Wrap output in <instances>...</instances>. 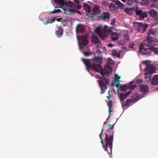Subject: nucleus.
<instances>
[{"label": "nucleus", "instance_id": "43", "mask_svg": "<svg viewBox=\"0 0 158 158\" xmlns=\"http://www.w3.org/2000/svg\"><path fill=\"white\" fill-rule=\"evenodd\" d=\"M118 54L117 52L116 51H114L113 52V54L114 55L116 56L117 54Z\"/></svg>", "mask_w": 158, "mask_h": 158}, {"label": "nucleus", "instance_id": "3", "mask_svg": "<svg viewBox=\"0 0 158 158\" xmlns=\"http://www.w3.org/2000/svg\"><path fill=\"white\" fill-rule=\"evenodd\" d=\"M114 125L109 124V128L106 132V136L104 139L106 143V145L109 146V149L111 151H112L113 146V142L114 139V132L112 130L113 129Z\"/></svg>", "mask_w": 158, "mask_h": 158}, {"label": "nucleus", "instance_id": "26", "mask_svg": "<svg viewBox=\"0 0 158 158\" xmlns=\"http://www.w3.org/2000/svg\"><path fill=\"white\" fill-rule=\"evenodd\" d=\"M113 102L112 101H110L107 103V106L109 108V113L110 115V113L112 112V110H111L112 109V106H113Z\"/></svg>", "mask_w": 158, "mask_h": 158}, {"label": "nucleus", "instance_id": "30", "mask_svg": "<svg viewBox=\"0 0 158 158\" xmlns=\"http://www.w3.org/2000/svg\"><path fill=\"white\" fill-rule=\"evenodd\" d=\"M150 14L152 17H155L157 15V12L154 10H152L150 11Z\"/></svg>", "mask_w": 158, "mask_h": 158}, {"label": "nucleus", "instance_id": "36", "mask_svg": "<svg viewBox=\"0 0 158 158\" xmlns=\"http://www.w3.org/2000/svg\"><path fill=\"white\" fill-rule=\"evenodd\" d=\"M141 1V3L143 5L147 4L148 3V0H140Z\"/></svg>", "mask_w": 158, "mask_h": 158}, {"label": "nucleus", "instance_id": "35", "mask_svg": "<svg viewBox=\"0 0 158 158\" xmlns=\"http://www.w3.org/2000/svg\"><path fill=\"white\" fill-rule=\"evenodd\" d=\"M135 2V0H128L127 4L128 5H131Z\"/></svg>", "mask_w": 158, "mask_h": 158}, {"label": "nucleus", "instance_id": "23", "mask_svg": "<svg viewBox=\"0 0 158 158\" xmlns=\"http://www.w3.org/2000/svg\"><path fill=\"white\" fill-rule=\"evenodd\" d=\"M63 10L64 13L69 14L70 15H73L77 11L74 9H69L68 10L64 9Z\"/></svg>", "mask_w": 158, "mask_h": 158}, {"label": "nucleus", "instance_id": "56", "mask_svg": "<svg viewBox=\"0 0 158 158\" xmlns=\"http://www.w3.org/2000/svg\"><path fill=\"white\" fill-rule=\"evenodd\" d=\"M107 97L108 98V99H110V96H107Z\"/></svg>", "mask_w": 158, "mask_h": 158}, {"label": "nucleus", "instance_id": "4", "mask_svg": "<svg viewBox=\"0 0 158 158\" xmlns=\"http://www.w3.org/2000/svg\"><path fill=\"white\" fill-rule=\"evenodd\" d=\"M143 63L146 66L145 69V78L147 81H149L151 79V76L149 74H153L155 73L156 67L153 65L149 64L148 61H144Z\"/></svg>", "mask_w": 158, "mask_h": 158}, {"label": "nucleus", "instance_id": "8", "mask_svg": "<svg viewBox=\"0 0 158 158\" xmlns=\"http://www.w3.org/2000/svg\"><path fill=\"white\" fill-rule=\"evenodd\" d=\"M101 11L100 6H95L93 9V13L91 14L89 17L92 18V19L93 20L94 19L95 15L99 14Z\"/></svg>", "mask_w": 158, "mask_h": 158}, {"label": "nucleus", "instance_id": "10", "mask_svg": "<svg viewBox=\"0 0 158 158\" xmlns=\"http://www.w3.org/2000/svg\"><path fill=\"white\" fill-rule=\"evenodd\" d=\"M57 29L55 31L56 36L58 38L61 37L63 34L64 30L61 26H57L56 25Z\"/></svg>", "mask_w": 158, "mask_h": 158}, {"label": "nucleus", "instance_id": "31", "mask_svg": "<svg viewBox=\"0 0 158 158\" xmlns=\"http://www.w3.org/2000/svg\"><path fill=\"white\" fill-rule=\"evenodd\" d=\"M156 33V31L153 29H151L149 31L148 34V35H154Z\"/></svg>", "mask_w": 158, "mask_h": 158}, {"label": "nucleus", "instance_id": "33", "mask_svg": "<svg viewBox=\"0 0 158 158\" xmlns=\"http://www.w3.org/2000/svg\"><path fill=\"white\" fill-rule=\"evenodd\" d=\"M56 2L60 5H63L64 4L63 0H55Z\"/></svg>", "mask_w": 158, "mask_h": 158}, {"label": "nucleus", "instance_id": "15", "mask_svg": "<svg viewBox=\"0 0 158 158\" xmlns=\"http://www.w3.org/2000/svg\"><path fill=\"white\" fill-rule=\"evenodd\" d=\"M91 40L92 42L94 44H96L100 42V40L97 35L94 34L92 35L91 37Z\"/></svg>", "mask_w": 158, "mask_h": 158}, {"label": "nucleus", "instance_id": "13", "mask_svg": "<svg viewBox=\"0 0 158 158\" xmlns=\"http://www.w3.org/2000/svg\"><path fill=\"white\" fill-rule=\"evenodd\" d=\"M88 43L89 42L87 38L84 36H82L81 38V42L79 44L80 46L83 48L84 46L87 45Z\"/></svg>", "mask_w": 158, "mask_h": 158}, {"label": "nucleus", "instance_id": "25", "mask_svg": "<svg viewBox=\"0 0 158 158\" xmlns=\"http://www.w3.org/2000/svg\"><path fill=\"white\" fill-rule=\"evenodd\" d=\"M112 1L113 2H115V4L117 5L120 8L122 9L124 8V5L118 0H112Z\"/></svg>", "mask_w": 158, "mask_h": 158}, {"label": "nucleus", "instance_id": "19", "mask_svg": "<svg viewBox=\"0 0 158 158\" xmlns=\"http://www.w3.org/2000/svg\"><path fill=\"white\" fill-rule=\"evenodd\" d=\"M148 86L142 85H140L139 87V90L140 91L143 93H145L148 91Z\"/></svg>", "mask_w": 158, "mask_h": 158}, {"label": "nucleus", "instance_id": "46", "mask_svg": "<svg viewBox=\"0 0 158 158\" xmlns=\"http://www.w3.org/2000/svg\"><path fill=\"white\" fill-rule=\"evenodd\" d=\"M81 5H78L77 6V8L79 9L81 8Z\"/></svg>", "mask_w": 158, "mask_h": 158}, {"label": "nucleus", "instance_id": "11", "mask_svg": "<svg viewBox=\"0 0 158 158\" xmlns=\"http://www.w3.org/2000/svg\"><path fill=\"white\" fill-rule=\"evenodd\" d=\"M110 14L108 12H104L99 16L100 19H102L103 21H106L109 19L110 18Z\"/></svg>", "mask_w": 158, "mask_h": 158}, {"label": "nucleus", "instance_id": "18", "mask_svg": "<svg viewBox=\"0 0 158 158\" xmlns=\"http://www.w3.org/2000/svg\"><path fill=\"white\" fill-rule=\"evenodd\" d=\"M98 82L101 89V94H104L105 92V90L107 88V85L106 84H103L102 82Z\"/></svg>", "mask_w": 158, "mask_h": 158}, {"label": "nucleus", "instance_id": "5", "mask_svg": "<svg viewBox=\"0 0 158 158\" xmlns=\"http://www.w3.org/2000/svg\"><path fill=\"white\" fill-rule=\"evenodd\" d=\"M95 32L100 36L101 38L104 40L105 38L106 37L108 34V32H111V31L110 28L108 29V27L105 26L104 27L101 29L99 27H98L95 30Z\"/></svg>", "mask_w": 158, "mask_h": 158}, {"label": "nucleus", "instance_id": "17", "mask_svg": "<svg viewBox=\"0 0 158 158\" xmlns=\"http://www.w3.org/2000/svg\"><path fill=\"white\" fill-rule=\"evenodd\" d=\"M112 39L113 41H116L120 38V35L117 33H114L111 31L110 34Z\"/></svg>", "mask_w": 158, "mask_h": 158}, {"label": "nucleus", "instance_id": "6", "mask_svg": "<svg viewBox=\"0 0 158 158\" xmlns=\"http://www.w3.org/2000/svg\"><path fill=\"white\" fill-rule=\"evenodd\" d=\"M146 39L147 40L144 41H146L147 44H149L151 45L153 47V48H156V47H157L158 42L156 40L154 39L149 35H147Z\"/></svg>", "mask_w": 158, "mask_h": 158}, {"label": "nucleus", "instance_id": "53", "mask_svg": "<svg viewBox=\"0 0 158 158\" xmlns=\"http://www.w3.org/2000/svg\"><path fill=\"white\" fill-rule=\"evenodd\" d=\"M126 0H121V1L123 2H125Z\"/></svg>", "mask_w": 158, "mask_h": 158}, {"label": "nucleus", "instance_id": "42", "mask_svg": "<svg viewBox=\"0 0 158 158\" xmlns=\"http://www.w3.org/2000/svg\"><path fill=\"white\" fill-rule=\"evenodd\" d=\"M131 91H129L125 93L126 94V95L127 96L128 95H129L131 93Z\"/></svg>", "mask_w": 158, "mask_h": 158}, {"label": "nucleus", "instance_id": "39", "mask_svg": "<svg viewBox=\"0 0 158 158\" xmlns=\"http://www.w3.org/2000/svg\"><path fill=\"white\" fill-rule=\"evenodd\" d=\"M84 54L86 56H89L91 55V53L89 52H86L84 53Z\"/></svg>", "mask_w": 158, "mask_h": 158}, {"label": "nucleus", "instance_id": "28", "mask_svg": "<svg viewBox=\"0 0 158 158\" xmlns=\"http://www.w3.org/2000/svg\"><path fill=\"white\" fill-rule=\"evenodd\" d=\"M133 101L131 99H128L126 100V103L125 104H122V106L123 108H124V107L126 106H129L131 103H132Z\"/></svg>", "mask_w": 158, "mask_h": 158}, {"label": "nucleus", "instance_id": "44", "mask_svg": "<svg viewBox=\"0 0 158 158\" xmlns=\"http://www.w3.org/2000/svg\"><path fill=\"white\" fill-rule=\"evenodd\" d=\"M137 82L138 83H142V80L141 79H138V80H137Z\"/></svg>", "mask_w": 158, "mask_h": 158}, {"label": "nucleus", "instance_id": "27", "mask_svg": "<svg viewBox=\"0 0 158 158\" xmlns=\"http://www.w3.org/2000/svg\"><path fill=\"white\" fill-rule=\"evenodd\" d=\"M98 81H100V82H102L103 83V84H106L108 85H109V79L104 77L102 79L99 80Z\"/></svg>", "mask_w": 158, "mask_h": 158}, {"label": "nucleus", "instance_id": "34", "mask_svg": "<svg viewBox=\"0 0 158 158\" xmlns=\"http://www.w3.org/2000/svg\"><path fill=\"white\" fill-rule=\"evenodd\" d=\"M61 11V10H60V9H59L58 8L56 9V8L55 9H54V10L53 11H52L51 12V13L54 14V13H59V12H60Z\"/></svg>", "mask_w": 158, "mask_h": 158}, {"label": "nucleus", "instance_id": "14", "mask_svg": "<svg viewBox=\"0 0 158 158\" xmlns=\"http://www.w3.org/2000/svg\"><path fill=\"white\" fill-rule=\"evenodd\" d=\"M103 129H104L103 128H102V130L100 134L99 135V137L101 139V143L102 144V147H103V148H104V149L105 151H108V150L107 148L108 147L109 148V146H107L106 145V144L105 145L104 144V142H103V138L102 137V135L103 133Z\"/></svg>", "mask_w": 158, "mask_h": 158}, {"label": "nucleus", "instance_id": "29", "mask_svg": "<svg viewBox=\"0 0 158 158\" xmlns=\"http://www.w3.org/2000/svg\"><path fill=\"white\" fill-rule=\"evenodd\" d=\"M128 89V87L127 84L124 85L120 87V90L123 92H125Z\"/></svg>", "mask_w": 158, "mask_h": 158}, {"label": "nucleus", "instance_id": "50", "mask_svg": "<svg viewBox=\"0 0 158 158\" xmlns=\"http://www.w3.org/2000/svg\"><path fill=\"white\" fill-rule=\"evenodd\" d=\"M151 1L153 2H156L157 1V0H151Z\"/></svg>", "mask_w": 158, "mask_h": 158}, {"label": "nucleus", "instance_id": "9", "mask_svg": "<svg viewBox=\"0 0 158 158\" xmlns=\"http://www.w3.org/2000/svg\"><path fill=\"white\" fill-rule=\"evenodd\" d=\"M135 26L138 28L137 30L139 31L144 32L147 27V26L146 25L144 26V24L142 23L136 22L135 23Z\"/></svg>", "mask_w": 158, "mask_h": 158}, {"label": "nucleus", "instance_id": "21", "mask_svg": "<svg viewBox=\"0 0 158 158\" xmlns=\"http://www.w3.org/2000/svg\"><path fill=\"white\" fill-rule=\"evenodd\" d=\"M117 92L119 96V97L120 98V100L121 101H123L127 97L125 93H119L118 90Z\"/></svg>", "mask_w": 158, "mask_h": 158}, {"label": "nucleus", "instance_id": "1", "mask_svg": "<svg viewBox=\"0 0 158 158\" xmlns=\"http://www.w3.org/2000/svg\"><path fill=\"white\" fill-rule=\"evenodd\" d=\"M81 60L86 65L87 70L89 73H90V69H91L96 72H100L101 74L103 75V69L101 65L103 60L102 58L97 57L92 59L91 61L89 59L83 58Z\"/></svg>", "mask_w": 158, "mask_h": 158}, {"label": "nucleus", "instance_id": "54", "mask_svg": "<svg viewBox=\"0 0 158 158\" xmlns=\"http://www.w3.org/2000/svg\"><path fill=\"white\" fill-rule=\"evenodd\" d=\"M88 9L89 10V11H90V7H88Z\"/></svg>", "mask_w": 158, "mask_h": 158}, {"label": "nucleus", "instance_id": "52", "mask_svg": "<svg viewBox=\"0 0 158 158\" xmlns=\"http://www.w3.org/2000/svg\"><path fill=\"white\" fill-rule=\"evenodd\" d=\"M110 115L109 114V116H108V118H107V119H106V120H108V119L110 117Z\"/></svg>", "mask_w": 158, "mask_h": 158}, {"label": "nucleus", "instance_id": "12", "mask_svg": "<svg viewBox=\"0 0 158 158\" xmlns=\"http://www.w3.org/2000/svg\"><path fill=\"white\" fill-rule=\"evenodd\" d=\"M120 76L117 74L114 77L115 82H112L110 85L112 86L116 85L117 88H118L120 86L119 82L120 81Z\"/></svg>", "mask_w": 158, "mask_h": 158}, {"label": "nucleus", "instance_id": "24", "mask_svg": "<svg viewBox=\"0 0 158 158\" xmlns=\"http://www.w3.org/2000/svg\"><path fill=\"white\" fill-rule=\"evenodd\" d=\"M128 89L130 90H133L136 86L135 82L134 81L130 82L129 83L127 84Z\"/></svg>", "mask_w": 158, "mask_h": 158}, {"label": "nucleus", "instance_id": "47", "mask_svg": "<svg viewBox=\"0 0 158 158\" xmlns=\"http://www.w3.org/2000/svg\"><path fill=\"white\" fill-rule=\"evenodd\" d=\"M108 46L109 47H112L113 46V44H108Z\"/></svg>", "mask_w": 158, "mask_h": 158}, {"label": "nucleus", "instance_id": "40", "mask_svg": "<svg viewBox=\"0 0 158 158\" xmlns=\"http://www.w3.org/2000/svg\"><path fill=\"white\" fill-rule=\"evenodd\" d=\"M56 20V19L55 18L51 19L50 20V23H52L55 22Z\"/></svg>", "mask_w": 158, "mask_h": 158}, {"label": "nucleus", "instance_id": "20", "mask_svg": "<svg viewBox=\"0 0 158 158\" xmlns=\"http://www.w3.org/2000/svg\"><path fill=\"white\" fill-rule=\"evenodd\" d=\"M158 84V75H154L151 81V84L155 85Z\"/></svg>", "mask_w": 158, "mask_h": 158}, {"label": "nucleus", "instance_id": "2", "mask_svg": "<svg viewBox=\"0 0 158 158\" xmlns=\"http://www.w3.org/2000/svg\"><path fill=\"white\" fill-rule=\"evenodd\" d=\"M146 41H143L139 47V52L146 56H148L150 55L152 52L155 54H158V49L157 48H153L150 45L147 44Z\"/></svg>", "mask_w": 158, "mask_h": 158}, {"label": "nucleus", "instance_id": "37", "mask_svg": "<svg viewBox=\"0 0 158 158\" xmlns=\"http://www.w3.org/2000/svg\"><path fill=\"white\" fill-rule=\"evenodd\" d=\"M116 21V19L115 18H114L113 19H112L111 21V23L110 25H113L114 23Z\"/></svg>", "mask_w": 158, "mask_h": 158}, {"label": "nucleus", "instance_id": "16", "mask_svg": "<svg viewBox=\"0 0 158 158\" xmlns=\"http://www.w3.org/2000/svg\"><path fill=\"white\" fill-rule=\"evenodd\" d=\"M103 75L104 76V74H107L110 73L112 72V68L111 67L108 65H106L105 67V69L104 70L103 69Z\"/></svg>", "mask_w": 158, "mask_h": 158}, {"label": "nucleus", "instance_id": "7", "mask_svg": "<svg viewBox=\"0 0 158 158\" xmlns=\"http://www.w3.org/2000/svg\"><path fill=\"white\" fill-rule=\"evenodd\" d=\"M135 12L136 15L139 16L140 19H143L147 17L148 13L146 11H143L141 10L136 9Z\"/></svg>", "mask_w": 158, "mask_h": 158}, {"label": "nucleus", "instance_id": "51", "mask_svg": "<svg viewBox=\"0 0 158 158\" xmlns=\"http://www.w3.org/2000/svg\"><path fill=\"white\" fill-rule=\"evenodd\" d=\"M111 60L112 59H111V58H109L108 59V61L109 60Z\"/></svg>", "mask_w": 158, "mask_h": 158}, {"label": "nucleus", "instance_id": "22", "mask_svg": "<svg viewBox=\"0 0 158 158\" xmlns=\"http://www.w3.org/2000/svg\"><path fill=\"white\" fill-rule=\"evenodd\" d=\"M109 8L110 10L112 11H117L118 10V7L113 3H111L110 4Z\"/></svg>", "mask_w": 158, "mask_h": 158}, {"label": "nucleus", "instance_id": "38", "mask_svg": "<svg viewBox=\"0 0 158 158\" xmlns=\"http://www.w3.org/2000/svg\"><path fill=\"white\" fill-rule=\"evenodd\" d=\"M135 45V44L134 42H133L132 43H131L129 45V47L131 48H132Z\"/></svg>", "mask_w": 158, "mask_h": 158}, {"label": "nucleus", "instance_id": "49", "mask_svg": "<svg viewBox=\"0 0 158 158\" xmlns=\"http://www.w3.org/2000/svg\"><path fill=\"white\" fill-rule=\"evenodd\" d=\"M100 50H99V49H98V50H97V52H96L97 53V54H98V53H100Z\"/></svg>", "mask_w": 158, "mask_h": 158}, {"label": "nucleus", "instance_id": "32", "mask_svg": "<svg viewBox=\"0 0 158 158\" xmlns=\"http://www.w3.org/2000/svg\"><path fill=\"white\" fill-rule=\"evenodd\" d=\"M67 5L71 7H76V5L73 2L71 1H69L67 3Z\"/></svg>", "mask_w": 158, "mask_h": 158}, {"label": "nucleus", "instance_id": "55", "mask_svg": "<svg viewBox=\"0 0 158 158\" xmlns=\"http://www.w3.org/2000/svg\"><path fill=\"white\" fill-rule=\"evenodd\" d=\"M106 124V122H104V125H103V126H104V125L105 124Z\"/></svg>", "mask_w": 158, "mask_h": 158}, {"label": "nucleus", "instance_id": "41", "mask_svg": "<svg viewBox=\"0 0 158 158\" xmlns=\"http://www.w3.org/2000/svg\"><path fill=\"white\" fill-rule=\"evenodd\" d=\"M125 39L126 40L128 41L129 40V36H128V35H126L125 36Z\"/></svg>", "mask_w": 158, "mask_h": 158}, {"label": "nucleus", "instance_id": "48", "mask_svg": "<svg viewBox=\"0 0 158 158\" xmlns=\"http://www.w3.org/2000/svg\"><path fill=\"white\" fill-rule=\"evenodd\" d=\"M156 6H157V5H156L154 4H153L151 6L152 7H156Z\"/></svg>", "mask_w": 158, "mask_h": 158}, {"label": "nucleus", "instance_id": "45", "mask_svg": "<svg viewBox=\"0 0 158 158\" xmlns=\"http://www.w3.org/2000/svg\"><path fill=\"white\" fill-rule=\"evenodd\" d=\"M74 1L76 3L78 4L79 3V0H74Z\"/></svg>", "mask_w": 158, "mask_h": 158}]
</instances>
